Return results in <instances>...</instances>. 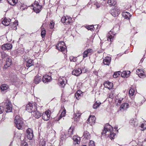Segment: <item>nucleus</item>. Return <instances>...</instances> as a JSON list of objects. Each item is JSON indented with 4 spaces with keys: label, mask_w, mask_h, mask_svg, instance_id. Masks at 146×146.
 Returning a JSON list of instances; mask_svg holds the SVG:
<instances>
[{
    "label": "nucleus",
    "mask_w": 146,
    "mask_h": 146,
    "mask_svg": "<svg viewBox=\"0 0 146 146\" xmlns=\"http://www.w3.org/2000/svg\"><path fill=\"white\" fill-rule=\"evenodd\" d=\"M26 135L28 139L31 140L33 138L34 135L33 131L31 129L29 128L27 130Z\"/></svg>",
    "instance_id": "obj_8"
},
{
    "label": "nucleus",
    "mask_w": 146,
    "mask_h": 146,
    "mask_svg": "<svg viewBox=\"0 0 146 146\" xmlns=\"http://www.w3.org/2000/svg\"><path fill=\"white\" fill-rule=\"evenodd\" d=\"M87 51V52H88V54H91V53L92 52V50L91 49H89L86 50Z\"/></svg>",
    "instance_id": "obj_50"
},
{
    "label": "nucleus",
    "mask_w": 146,
    "mask_h": 146,
    "mask_svg": "<svg viewBox=\"0 0 146 146\" xmlns=\"http://www.w3.org/2000/svg\"><path fill=\"white\" fill-rule=\"evenodd\" d=\"M41 35L42 38L44 37L46 35V31L45 29L44 28L43 25H42L41 27Z\"/></svg>",
    "instance_id": "obj_25"
},
{
    "label": "nucleus",
    "mask_w": 146,
    "mask_h": 146,
    "mask_svg": "<svg viewBox=\"0 0 146 146\" xmlns=\"http://www.w3.org/2000/svg\"><path fill=\"white\" fill-rule=\"evenodd\" d=\"M95 5H96L97 8H98L100 6V4H98V3H96V4H95Z\"/></svg>",
    "instance_id": "obj_57"
},
{
    "label": "nucleus",
    "mask_w": 146,
    "mask_h": 146,
    "mask_svg": "<svg viewBox=\"0 0 146 146\" xmlns=\"http://www.w3.org/2000/svg\"><path fill=\"white\" fill-rule=\"evenodd\" d=\"M137 74L141 78L145 77L146 76L144 74L143 71L141 69H138L136 71Z\"/></svg>",
    "instance_id": "obj_11"
},
{
    "label": "nucleus",
    "mask_w": 146,
    "mask_h": 146,
    "mask_svg": "<svg viewBox=\"0 0 146 146\" xmlns=\"http://www.w3.org/2000/svg\"><path fill=\"white\" fill-rule=\"evenodd\" d=\"M15 126L18 129H21L24 126V123L22 119L19 116H16L14 120Z\"/></svg>",
    "instance_id": "obj_2"
},
{
    "label": "nucleus",
    "mask_w": 146,
    "mask_h": 146,
    "mask_svg": "<svg viewBox=\"0 0 146 146\" xmlns=\"http://www.w3.org/2000/svg\"><path fill=\"white\" fill-rule=\"evenodd\" d=\"M62 117H62V116H61V115H60V116H59V117H58L59 120H60Z\"/></svg>",
    "instance_id": "obj_59"
},
{
    "label": "nucleus",
    "mask_w": 146,
    "mask_h": 146,
    "mask_svg": "<svg viewBox=\"0 0 146 146\" xmlns=\"http://www.w3.org/2000/svg\"><path fill=\"white\" fill-rule=\"evenodd\" d=\"M81 114L79 113H76L74 115V120L76 121L78 120L80 117L81 116Z\"/></svg>",
    "instance_id": "obj_27"
},
{
    "label": "nucleus",
    "mask_w": 146,
    "mask_h": 146,
    "mask_svg": "<svg viewBox=\"0 0 146 146\" xmlns=\"http://www.w3.org/2000/svg\"><path fill=\"white\" fill-rule=\"evenodd\" d=\"M113 94L111 92L109 95V98L112 99L113 98Z\"/></svg>",
    "instance_id": "obj_53"
},
{
    "label": "nucleus",
    "mask_w": 146,
    "mask_h": 146,
    "mask_svg": "<svg viewBox=\"0 0 146 146\" xmlns=\"http://www.w3.org/2000/svg\"><path fill=\"white\" fill-rule=\"evenodd\" d=\"M70 58V60L71 61H73V62H75L76 61V58H74L71 59V58Z\"/></svg>",
    "instance_id": "obj_55"
},
{
    "label": "nucleus",
    "mask_w": 146,
    "mask_h": 146,
    "mask_svg": "<svg viewBox=\"0 0 146 146\" xmlns=\"http://www.w3.org/2000/svg\"><path fill=\"white\" fill-rule=\"evenodd\" d=\"M50 111L49 110H47L42 115V119L44 120L47 121L49 119L50 117Z\"/></svg>",
    "instance_id": "obj_9"
},
{
    "label": "nucleus",
    "mask_w": 146,
    "mask_h": 146,
    "mask_svg": "<svg viewBox=\"0 0 146 146\" xmlns=\"http://www.w3.org/2000/svg\"><path fill=\"white\" fill-rule=\"evenodd\" d=\"M34 64V62L33 60L31 59H29L27 62L26 66L27 67H30L33 65Z\"/></svg>",
    "instance_id": "obj_29"
},
{
    "label": "nucleus",
    "mask_w": 146,
    "mask_h": 146,
    "mask_svg": "<svg viewBox=\"0 0 146 146\" xmlns=\"http://www.w3.org/2000/svg\"><path fill=\"white\" fill-rule=\"evenodd\" d=\"M140 127L141 128V130H143L146 128V121L144 122L143 123L141 124Z\"/></svg>",
    "instance_id": "obj_36"
},
{
    "label": "nucleus",
    "mask_w": 146,
    "mask_h": 146,
    "mask_svg": "<svg viewBox=\"0 0 146 146\" xmlns=\"http://www.w3.org/2000/svg\"><path fill=\"white\" fill-rule=\"evenodd\" d=\"M18 25L17 22V21H15L12 24L11 27L13 29H16V27Z\"/></svg>",
    "instance_id": "obj_35"
},
{
    "label": "nucleus",
    "mask_w": 146,
    "mask_h": 146,
    "mask_svg": "<svg viewBox=\"0 0 146 146\" xmlns=\"http://www.w3.org/2000/svg\"><path fill=\"white\" fill-rule=\"evenodd\" d=\"M41 77L38 76H36L35 77L34 80V82L35 84H37L38 83L41 81Z\"/></svg>",
    "instance_id": "obj_28"
},
{
    "label": "nucleus",
    "mask_w": 146,
    "mask_h": 146,
    "mask_svg": "<svg viewBox=\"0 0 146 146\" xmlns=\"http://www.w3.org/2000/svg\"><path fill=\"white\" fill-rule=\"evenodd\" d=\"M74 130V128L73 127H70L69 129L68 133L69 135H70L73 134V131Z\"/></svg>",
    "instance_id": "obj_39"
},
{
    "label": "nucleus",
    "mask_w": 146,
    "mask_h": 146,
    "mask_svg": "<svg viewBox=\"0 0 146 146\" xmlns=\"http://www.w3.org/2000/svg\"><path fill=\"white\" fill-rule=\"evenodd\" d=\"M67 17V18H66L65 24H69L72 22V21L71 17Z\"/></svg>",
    "instance_id": "obj_34"
},
{
    "label": "nucleus",
    "mask_w": 146,
    "mask_h": 146,
    "mask_svg": "<svg viewBox=\"0 0 146 146\" xmlns=\"http://www.w3.org/2000/svg\"><path fill=\"white\" fill-rule=\"evenodd\" d=\"M4 56H5V57H7V56L6 54H3Z\"/></svg>",
    "instance_id": "obj_60"
},
{
    "label": "nucleus",
    "mask_w": 146,
    "mask_h": 146,
    "mask_svg": "<svg viewBox=\"0 0 146 146\" xmlns=\"http://www.w3.org/2000/svg\"><path fill=\"white\" fill-rule=\"evenodd\" d=\"M12 47V45L11 44H7L3 45L1 47L2 49L4 50H11Z\"/></svg>",
    "instance_id": "obj_10"
},
{
    "label": "nucleus",
    "mask_w": 146,
    "mask_h": 146,
    "mask_svg": "<svg viewBox=\"0 0 146 146\" xmlns=\"http://www.w3.org/2000/svg\"><path fill=\"white\" fill-rule=\"evenodd\" d=\"M11 20L9 19L5 18L2 22V24L5 26H8L10 24Z\"/></svg>",
    "instance_id": "obj_18"
},
{
    "label": "nucleus",
    "mask_w": 146,
    "mask_h": 146,
    "mask_svg": "<svg viewBox=\"0 0 146 146\" xmlns=\"http://www.w3.org/2000/svg\"><path fill=\"white\" fill-rule=\"evenodd\" d=\"M113 130L112 127L109 124L105 126L104 128V130L102 133V135L105 134L106 135L109 136V134L110 135V137L111 139H113L115 134L113 133H111Z\"/></svg>",
    "instance_id": "obj_1"
},
{
    "label": "nucleus",
    "mask_w": 146,
    "mask_h": 146,
    "mask_svg": "<svg viewBox=\"0 0 146 146\" xmlns=\"http://www.w3.org/2000/svg\"><path fill=\"white\" fill-rule=\"evenodd\" d=\"M25 6L24 5H22L20 6V8L22 10H24L25 7Z\"/></svg>",
    "instance_id": "obj_54"
},
{
    "label": "nucleus",
    "mask_w": 146,
    "mask_h": 146,
    "mask_svg": "<svg viewBox=\"0 0 146 146\" xmlns=\"http://www.w3.org/2000/svg\"><path fill=\"white\" fill-rule=\"evenodd\" d=\"M82 146H86V145H82Z\"/></svg>",
    "instance_id": "obj_61"
},
{
    "label": "nucleus",
    "mask_w": 146,
    "mask_h": 146,
    "mask_svg": "<svg viewBox=\"0 0 146 146\" xmlns=\"http://www.w3.org/2000/svg\"><path fill=\"white\" fill-rule=\"evenodd\" d=\"M88 52H87V51L85 50V51H84L83 54V57L85 58L87 57L88 56Z\"/></svg>",
    "instance_id": "obj_47"
},
{
    "label": "nucleus",
    "mask_w": 146,
    "mask_h": 146,
    "mask_svg": "<svg viewBox=\"0 0 146 146\" xmlns=\"http://www.w3.org/2000/svg\"><path fill=\"white\" fill-rule=\"evenodd\" d=\"M37 110V107L35 104L29 103L26 106V110L29 112H32L35 111Z\"/></svg>",
    "instance_id": "obj_3"
},
{
    "label": "nucleus",
    "mask_w": 146,
    "mask_h": 146,
    "mask_svg": "<svg viewBox=\"0 0 146 146\" xmlns=\"http://www.w3.org/2000/svg\"><path fill=\"white\" fill-rule=\"evenodd\" d=\"M33 115L36 118H38L41 116V113L39 111H37V110L33 112Z\"/></svg>",
    "instance_id": "obj_26"
},
{
    "label": "nucleus",
    "mask_w": 146,
    "mask_h": 146,
    "mask_svg": "<svg viewBox=\"0 0 146 146\" xmlns=\"http://www.w3.org/2000/svg\"><path fill=\"white\" fill-rule=\"evenodd\" d=\"M120 74L117 72H115L113 75V76L114 78H116L119 76Z\"/></svg>",
    "instance_id": "obj_46"
},
{
    "label": "nucleus",
    "mask_w": 146,
    "mask_h": 146,
    "mask_svg": "<svg viewBox=\"0 0 146 146\" xmlns=\"http://www.w3.org/2000/svg\"><path fill=\"white\" fill-rule=\"evenodd\" d=\"M111 58L107 56L103 60V63L105 65H109L111 62Z\"/></svg>",
    "instance_id": "obj_16"
},
{
    "label": "nucleus",
    "mask_w": 146,
    "mask_h": 146,
    "mask_svg": "<svg viewBox=\"0 0 146 146\" xmlns=\"http://www.w3.org/2000/svg\"><path fill=\"white\" fill-rule=\"evenodd\" d=\"M130 71H124L121 74V76L124 78L128 77L130 76Z\"/></svg>",
    "instance_id": "obj_21"
},
{
    "label": "nucleus",
    "mask_w": 146,
    "mask_h": 146,
    "mask_svg": "<svg viewBox=\"0 0 146 146\" xmlns=\"http://www.w3.org/2000/svg\"><path fill=\"white\" fill-rule=\"evenodd\" d=\"M18 0H7L9 3L12 5H14L17 3Z\"/></svg>",
    "instance_id": "obj_33"
},
{
    "label": "nucleus",
    "mask_w": 146,
    "mask_h": 146,
    "mask_svg": "<svg viewBox=\"0 0 146 146\" xmlns=\"http://www.w3.org/2000/svg\"><path fill=\"white\" fill-rule=\"evenodd\" d=\"M129 105L127 103H124L121 106L120 108V110L123 111L127 109L128 108Z\"/></svg>",
    "instance_id": "obj_20"
},
{
    "label": "nucleus",
    "mask_w": 146,
    "mask_h": 146,
    "mask_svg": "<svg viewBox=\"0 0 146 146\" xmlns=\"http://www.w3.org/2000/svg\"><path fill=\"white\" fill-rule=\"evenodd\" d=\"M73 140L75 144H79L80 143V138L76 135H74L73 137Z\"/></svg>",
    "instance_id": "obj_23"
},
{
    "label": "nucleus",
    "mask_w": 146,
    "mask_h": 146,
    "mask_svg": "<svg viewBox=\"0 0 146 146\" xmlns=\"http://www.w3.org/2000/svg\"><path fill=\"white\" fill-rule=\"evenodd\" d=\"M96 118L94 115H90L87 120V123L91 125H94L95 123Z\"/></svg>",
    "instance_id": "obj_6"
},
{
    "label": "nucleus",
    "mask_w": 146,
    "mask_h": 146,
    "mask_svg": "<svg viewBox=\"0 0 146 146\" xmlns=\"http://www.w3.org/2000/svg\"><path fill=\"white\" fill-rule=\"evenodd\" d=\"M12 63V60L11 58L7 57L6 60V64L4 66V68L6 69L8 67L11 65Z\"/></svg>",
    "instance_id": "obj_12"
},
{
    "label": "nucleus",
    "mask_w": 146,
    "mask_h": 146,
    "mask_svg": "<svg viewBox=\"0 0 146 146\" xmlns=\"http://www.w3.org/2000/svg\"><path fill=\"white\" fill-rule=\"evenodd\" d=\"M54 23L52 21H51L50 24V29H52L54 28Z\"/></svg>",
    "instance_id": "obj_43"
},
{
    "label": "nucleus",
    "mask_w": 146,
    "mask_h": 146,
    "mask_svg": "<svg viewBox=\"0 0 146 146\" xmlns=\"http://www.w3.org/2000/svg\"><path fill=\"white\" fill-rule=\"evenodd\" d=\"M101 103L99 102V103H97V102H96V103L94 104L93 106V108L94 109H96L98 107L100 104H101Z\"/></svg>",
    "instance_id": "obj_40"
},
{
    "label": "nucleus",
    "mask_w": 146,
    "mask_h": 146,
    "mask_svg": "<svg viewBox=\"0 0 146 146\" xmlns=\"http://www.w3.org/2000/svg\"><path fill=\"white\" fill-rule=\"evenodd\" d=\"M66 18L65 16L62 17L61 19V21L63 23H66Z\"/></svg>",
    "instance_id": "obj_45"
},
{
    "label": "nucleus",
    "mask_w": 146,
    "mask_h": 146,
    "mask_svg": "<svg viewBox=\"0 0 146 146\" xmlns=\"http://www.w3.org/2000/svg\"><path fill=\"white\" fill-rule=\"evenodd\" d=\"M2 0H0V2Z\"/></svg>",
    "instance_id": "obj_62"
},
{
    "label": "nucleus",
    "mask_w": 146,
    "mask_h": 146,
    "mask_svg": "<svg viewBox=\"0 0 146 146\" xmlns=\"http://www.w3.org/2000/svg\"><path fill=\"white\" fill-rule=\"evenodd\" d=\"M33 6L34 7L33 9L34 11L36 13L39 12L42 9V7L41 5H39L37 1H35Z\"/></svg>",
    "instance_id": "obj_5"
},
{
    "label": "nucleus",
    "mask_w": 146,
    "mask_h": 146,
    "mask_svg": "<svg viewBox=\"0 0 146 146\" xmlns=\"http://www.w3.org/2000/svg\"><path fill=\"white\" fill-rule=\"evenodd\" d=\"M82 92L80 90H78L77 91L76 93L75 94V96L78 100H79L80 97H81L82 95Z\"/></svg>",
    "instance_id": "obj_24"
},
{
    "label": "nucleus",
    "mask_w": 146,
    "mask_h": 146,
    "mask_svg": "<svg viewBox=\"0 0 146 146\" xmlns=\"http://www.w3.org/2000/svg\"><path fill=\"white\" fill-rule=\"evenodd\" d=\"M51 79V78L50 76L46 75L43 76L42 80L44 82L46 83L49 82Z\"/></svg>",
    "instance_id": "obj_22"
},
{
    "label": "nucleus",
    "mask_w": 146,
    "mask_h": 146,
    "mask_svg": "<svg viewBox=\"0 0 146 146\" xmlns=\"http://www.w3.org/2000/svg\"><path fill=\"white\" fill-rule=\"evenodd\" d=\"M56 48L61 51H63L65 50L66 47L65 43L63 41L59 42L56 46Z\"/></svg>",
    "instance_id": "obj_4"
},
{
    "label": "nucleus",
    "mask_w": 146,
    "mask_h": 146,
    "mask_svg": "<svg viewBox=\"0 0 146 146\" xmlns=\"http://www.w3.org/2000/svg\"><path fill=\"white\" fill-rule=\"evenodd\" d=\"M95 145L94 142L92 141H91L89 143V146H94Z\"/></svg>",
    "instance_id": "obj_49"
},
{
    "label": "nucleus",
    "mask_w": 146,
    "mask_h": 146,
    "mask_svg": "<svg viewBox=\"0 0 146 146\" xmlns=\"http://www.w3.org/2000/svg\"><path fill=\"white\" fill-rule=\"evenodd\" d=\"M86 28L88 30H90L91 31H94L95 29V28L93 25L88 26H87Z\"/></svg>",
    "instance_id": "obj_41"
},
{
    "label": "nucleus",
    "mask_w": 146,
    "mask_h": 146,
    "mask_svg": "<svg viewBox=\"0 0 146 146\" xmlns=\"http://www.w3.org/2000/svg\"><path fill=\"white\" fill-rule=\"evenodd\" d=\"M0 88L2 91H5L8 89V87L6 84H3L1 86Z\"/></svg>",
    "instance_id": "obj_31"
},
{
    "label": "nucleus",
    "mask_w": 146,
    "mask_h": 146,
    "mask_svg": "<svg viewBox=\"0 0 146 146\" xmlns=\"http://www.w3.org/2000/svg\"><path fill=\"white\" fill-rule=\"evenodd\" d=\"M21 146H28V145L26 142H24L22 144Z\"/></svg>",
    "instance_id": "obj_56"
},
{
    "label": "nucleus",
    "mask_w": 146,
    "mask_h": 146,
    "mask_svg": "<svg viewBox=\"0 0 146 146\" xmlns=\"http://www.w3.org/2000/svg\"><path fill=\"white\" fill-rule=\"evenodd\" d=\"M107 40L108 41H110L111 42L113 40V37L111 35H108L107 36Z\"/></svg>",
    "instance_id": "obj_38"
},
{
    "label": "nucleus",
    "mask_w": 146,
    "mask_h": 146,
    "mask_svg": "<svg viewBox=\"0 0 146 146\" xmlns=\"http://www.w3.org/2000/svg\"><path fill=\"white\" fill-rule=\"evenodd\" d=\"M115 0H108V3L111 6H114L116 4Z\"/></svg>",
    "instance_id": "obj_30"
},
{
    "label": "nucleus",
    "mask_w": 146,
    "mask_h": 146,
    "mask_svg": "<svg viewBox=\"0 0 146 146\" xmlns=\"http://www.w3.org/2000/svg\"><path fill=\"white\" fill-rule=\"evenodd\" d=\"M65 136L64 134L61 135L60 137V139L62 141L64 140L65 139Z\"/></svg>",
    "instance_id": "obj_51"
},
{
    "label": "nucleus",
    "mask_w": 146,
    "mask_h": 146,
    "mask_svg": "<svg viewBox=\"0 0 146 146\" xmlns=\"http://www.w3.org/2000/svg\"><path fill=\"white\" fill-rule=\"evenodd\" d=\"M66 114V110L65 109L64 110L62 111V112L61 114L60 115H61V116L64 117L65 116Z\"/></svg>",
    "instance_id": "obj_48"
},
{
    "label": "nucleus",
    "mask_w": 146,
    "mask_h": 146,
    "mask_svg": "<svg viewBox=\"0 0 146 146\" xmlns=\"http://www.w3.org/2000/svg\"><path fill=\"white\" fill-rule=\"evenodd\" d=\"M83 136L86 139H89L90 137V134L87 131H85L84 132Z\"/></svg>",
    "instance_id": "obj_32"
},
{
    "label": "nucleus",
    "mask_w": 146,
    "mask_h": 146,
    "mask_svg": "<svg viewBox=\"0 0 146 146\" xmlns=\"http://www.w3.org/2000/svg\"><path fill=\"white\" fill-rule=\"evenodd\" d=\"M122 15L123 17L127 19H129V18L131 16L130 13L127 12H123Z\"/></svg>",
    "instance_id": "obj_19"
},
{
    "label": "nucleus",
    "mask_w": 146,
    "mask_h": 146,
    "mask_svg": "<svg viewBox=\"0 0 146 146\" xmlns=\"http://www.w3.org/2000/svg\"><path fill=\"white\" fill-rule=\"evenodd\" d=\"M45 142L44 140L41 139L40 141L39 145L40 146H45Z\"/></svg>",
    "instance_id": "obj_37"
},
{
    "label": "nucleus",
    "mask_w": 146,
    "mask_h": 146,
    "mask_svg": "<svg viewBox=\"0 0 146 146\" xmlns=\"http://www.w3.org/2000/svg\"><path fill=\"white\" fill-rule=\"evenodd\" d=\"M134 119H132L130 120V123H131V125H133L135 126V123H136Z\"/></svg>",
    "instance_id": "obj_44"
},
{
    "label": "nucleus",
    "mask_w": 146,
    "mask_h": 146,
    "mask_svg": "<svg viewBox=\"0 0 146 146\" xmlns=\"http://www.w3.org/2000/svg\"><path fill=\"white\" fill-rule=\"evenodd\" d=\"M122 100H123V99H119V100H118V102H119V103H121V101Z\"/></svg>",
    "instance_id": "obj_58"
},
{
    "label": "nucleus",
    "mask_w": 146,
    "mask_h": 146,
    "mask_svg": "<svg viewBox=\"0 0 146 146\" xmlns=\"http://www.w3.org/2000/svg\"><path fill=\"white\" fill-rule=\"evenodd\" d=\"M82 73L81 69L80 68L74 69L72 72V74L76 76H78Z\"/></svg>",
    "instance_id": "obj_14"
},
{
    "label": "nucleus",
    "mask_w": 146,
    "mask_h": 146,
    "mask_svg": "<svg viewBox=\"0 0 146 146\" xmlns=\"http://www.w3.org/2000/svg\"><path fill=\"white\" fill-rule=\"evenodd\" d=\"M12 110V107L11 103L8 102L7 103L5 111L7 112L11 111Z\"/></svg>",
    "instance_id": "obj_15"
},
{
    "label": "nucleus",
    "mask_w": 146,
    "mask_h": 146,
    "mask_svg": "<svg viewBox=\"0 0 146 146\" xmlns=\"http://www.w3.org/2000/svg\"><path fill=\"white\" fill-rule=\"evenodd\" d=\"M110 12L111 14L114 17L118 16L120 13L119 9L116 7H115L114 9L111 10Z\"/></svg>",
    "instance_id": "obj_7"
},
{
    "label": "nucleus",
    "mask_w": 146,
    "mask_h": 146,
    "mask_svg": "<svg viewBox=\"0 0 146 146\" xmlns=\"http://www.w3.org/2000/svg\"><path fill=\"white\" fill-rule=\"evenodd\" d=\"M105 87L109 89H111L113 88V83L109 82H105L104 84Z\"/></svg>",
    "instance_id": "obj_13"
},
{
    "label": "nucleus",
    "mask_w": 146,
    "mask_h": 146,
    "mask_svg": "<svg viewBox=\"0 0 146 146\" xmlns=\"http://www.w3.org/2000/svg\"><path fill=\"white\" fill-rule=\"evenodd\" d=\"M135 90L131 88L129 90V94L130 96H133L134 95L135 93Z\"/></svg>",
    "instance_id": "obj_42"
},
{
    "label": "nucleus",
    "mask_w": 146,
    "mask_h": 146,
    "mask_svg": "<svg viewBox=\"0 0 146 146\" xmlns=\"http://www.w3.org/2000/svg\"><path fill=\"white\" fill-rule=\"evenodd\" d=\"M4 110V108L3 107L0 106V114L3 113Z\"/></svg>",
    "instance_id": "obj_52"
},
{
    "label": "nucleus",
    "mask_w": 146,
    "mask_h": 146,
    "mask_svg": "<svg viewBox=\"0 0 146 146\" xmlns=\"http://www.w3.org/2000/svg\"><path fill=\"white\" fill-rule=\"evenodd\" d=\"M66 80L63 77V78H60L59 79L58 83L59 85L62 87H64L65 85V81Z\"/></svg>",
    "instance_id": "obj_17"
}]
</instances>
